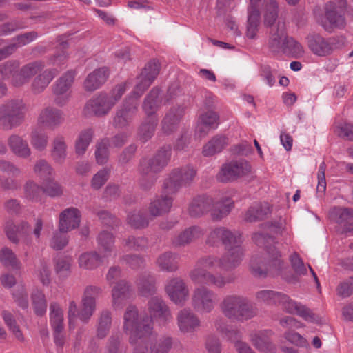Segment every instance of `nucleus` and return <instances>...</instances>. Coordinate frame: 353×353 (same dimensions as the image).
Returning a JSON list of instances; mask_svg holds the SVG:
<instances>
[{"instance_id": "f257e3e1", "label": "nucleus", "mask_w": 353, "mask_h": 353, "mask_svg": "<svg viewBox=\"0 0 353 353\" xmlns=\"http://www.w3.org/2000/svg\"><path fill=\"white\" fill-rule=\"evenodd\" d=\"M123 331L129 335L134 353H148V344L155 336L153 321L148 314L140 315L135 305H128L123 314Z\"/></svg>"}, {"instance_id": "f03ea898", "label": "nucleus", "mask_w": 353, "mask_h": 353, "mask_svg": "<svg viewBox=\"0 0 353 353\" xmlns=\"http://www.w3.org/2000/svg\"><path fill=\"white\" fill-rule=\"evenodd\" d=\"M252 239L256 245L266 249V262H263L261 256L253 255L250 263L251 273L256 277H265L268 272L272 275L279 274L284 268V263L281 254L273 245V238L262 232H256Z\"/></svg>"}, {"instance_id": "7ed1b4c3", "label": "nucleus", "mask_w": 353, "mask_h": 353, "mask_svg": "<svg viewBox=\"0 0 353 353\" xmlns=\"http://www.w3.org/2000/svg\"><path fill=\"white\" fill-rule=\"evenodd\" d=\"M217 268L223 270L221 257L212 254L205 255L197 260L189 276L194 283L223 288L227 284L232 283L234 279L232 276L225 277L222 274H214L210 271Z\"/></svg>"}, {"instance_id": "20e7f679", "label": "nucleus", "mask_w": 353, "mask_h": 353, "mask_svg": "<svg viewBox=\"0 0 353 353\" xmlns=\"http://www.w3.org/2000/svg\"><path fill=\"white\" fill-rule=\"evenodd\" d=\"M171 155V145H166L161 147L153 157H144L139 161V185L142 190L148 191L152 189L157 181L156 175L168 165Z\"/></svg>"}, {"instance_id": "39448f33", "label": "nucleus", "mask_w": 353, "mask_h": 353, "mask_svg": "<svg viewBox=\"0 0 353 353\" xmlns=\"http://www.w3.org/2000/svg\"><path fill=\"white\" fill-rule=\"evenodd\" d=\"M256 300L258 303L269 306L281 305L289 314H295L304 320L319 323V317L313 313L310 309L301 303L291 299L287 294L270 290H263L256 293Z\"/></svg>"}, {"instance_id": "423d86ee", "label": "nucleus", "mask_w": 353, "mask_h": 353, "mask_svg": "<svg viewBox=\"0 0 353 353\" xmlns=\"http://www.w3.org/2000/svg\"><path fill=\"white\" fill-rule=\"evenodd\" d=\"M219 309L226 319L232 321L243 322L256 315V309L249 299L236 294L223 296Z\"/></svg>"}, {"instance_id": "0eeeda50", "label": "nucleus", "mask_w": 353, "mask_h": 353, "mask_svg": "<svg viewBox=\"0 0 353 353\" xmlns=\"http://www.w3.org/2000/svg\"><path fill=\"white\" fill-rule=\"evenodd\" d=\"M28 105L21 99H12L0 104V129L9 131L25 121Z\"/></svg>"}, {"instance_id": "6e6552de", "label": "nucleus", "mask_w": 353, "mask_h": 353, "mask_svg": "<svg viewBox=\"0 0 353 353\" xmlns=\"http://www.w3.org/2000/svg\"><path fill=\"white\" fill-rule=\"evenodd\" d=\"M217 303L216 293L207 286L201 285L194 289L191 296V305L196 312L201 314L211 313Z\"/></svg>"}, {"instance_id": "1a4fd4ad", "label": "nucleus", "mask_w": 353, "mask_h": 353, "mask_svg": "<svg viewBox=\"0 0 353 353\" xmlns=\"http://www.w3.org/2000/svg\"><path fill=\"white\" fill-rule=\"evenodd\" d=\"M196 174V170L186 166L174 169L165 179L163 188L167 194H175L182 187L191 184Z\"/></svg>"}, {"instance_id": "9d476101", "label": "nucleus", "mask_w": 353, "mask_h": 353, "mask_svg": "<svg viewBox=\"0 0 353 353\" xmlns=\"http://www.w3.org/2000/svg\"><path fill=\"white\" fill-rule=\"evenodd\" d=\"M102 293V288L97 285L85 286L81 298V310L79 318L83 323H88L97 309V299Z\"/></svg>"}, {"instance_id": "9b49d317", "label": "nucleus", "mask_w": 353, "mask_h": 353, "mask_svg": "<svg viewBox=\"0 0 353 353\" xmlns=\"http://www.w3.org/2000/svg\"><path fill=\"white\" fill-rule=\"evenodd\" d=\"M165 292L175 305L183 306L189 299L190 290L186 282L180 276L169 278L165 284Z\"/></svg>"}, {"instance_id": "f8f14e48", "label": "nucleus", "mask_w": 353, "mask_h": 353, "mask_svg": "<svg viewBox=\"0 0 353 353\" xmlns=\"http://www.w3.org/2000/svg\"><path fill=\"white\" fill-rule=\"evenodd\" d=\"M251 172V165L245 160L232 161L221 166L217 174L221 182L234 181L248 175Z\"/></svg>"}, {"instance_id": "ddd939ff", "label": "nucleus", "mask_w": 353, "mask_h": 353, "mask_svg": "<svg viewBox=\"0 0 353 353\" xmlns=\"http://www.w3.org/2000/svg\"><path fill=\"white\" fill-rule=\"evenodd\" d=\"M76 73L73 70H68L63 73L54 83L52 93L54 94V102L56 105L62 107L65 105L69 99L68 90L71 88Z\"/></svg>"}, {"instance_id": "4468645a", "label": "nucleus", "mask_w": 353, "mask_h": 353, "mask_svg": "<svg viewBox=\"0 0 353 353\" xmlns=\"http://www.w3.org/2000/svg\"><path fill=\"white\" fill-rule=\"evenodd\" d=\"M139 101L128 97L122 105L117 110L113 119V125L118 128H123L130 125L137 112Z\"/></svg>"}, {"instance_id": "2eb2a0df", "label": "nucleus", "mask_w": 353, "mask_h": 353, "mask_svg": "<svg viewBox=\"0 0 353 353\" xmlns=\"http://www.w3.org/2000/svg\"><path fill=\"white\" fill-rule=\"evenodd\" d=\"M45 68L44 62L41 61H34L23 65L18 71L17 74L11 79V83L13 86L21 87L30 81L37 74L43 71Z\"/></svg>"}, {"instance_id": "dca6fc26", "label": "nucleus", "mask_w": 353, "mask_h": 353, "mask_svg": "<svg viewBox=\"0 0 353 353\" xmlns=\"http://www.w3.org/2000/svg\"><path fill=\"white\" fill-rule=\"evenodd\" d=\"M113 107V102L109 99V95L100 93L86 103L84 112L86 115L102 117L106 115Z\"/></svg>"}, {"instance_id": "f3484780", "label": "nucleus", "mask_w": 353, "mask_h": 353, "mask_svg": "<svg viewBox=\"0 0 353 353\" xmlns=\"http://www.w3.org/2000/svg\"><path fill=\"white\" fill-rule=\"evenodd\" d=\"M64 121L63 112L61 110L50 105L43 108L37 118L38 124L50 130L57 128Z\"/></svg>"}, {"instance_id": "a211bd4d", "label": "nucleus", "mask_w": 353, "mask_h": 353, "mask_svg": "<svg viewBox=\"0 0 353 353\" xmlns=\"http://www.w3.org/2000/svg\"><path fill=\"white\" fill-rule=\"evenodd\" d=\"M148 316L154 319L159 320L167 323L172 319L170 310L161 296H156L152 297L147 304Z\"/></svg>"}, {"instance_id": "6ab92c4d", "label": "nucleus", "mask_w": 353, "mask_h": 353, "mask_svg": "<svg viewBox=\"0 0 353 353\" xmlns=\"http://www.w3.org/2000/svg\"><path fill=\"white\" fill-rule=\"evenodd\" d=\"M176 322L180 332L183 334L192 333L201 325L198 316L188 307L178 312Z\"/></svg>"}, {"instance_id": "aec40b11", "label": "nucleus", "mask_w": 353, "mask_h": 353, "mask_svg": "<svg viewBox=\"0 0 353 353\" xmlns=\"http://www.w3.org/2000/svg\"><path fill=\"white\" fill-rule=\"evenodd\" d=\"M80 211L74 207L65 209L59 214V230L62 232H68L77 228L81 222Z\"/></svg>"}, {"instance_id": "412c9836", "label": "nucleus", "mask_w": 353, "mask_h": 353, "mask_svg": "<svg viewBox=\"0 0 353 353\" xmlns=\"http://www.w3.org/2000/svg\"><path fill=\"white\" fill-rule=\"evenodd\" d=\"M7 144L10 152L18 158L27 159L32 154L28 141L18 134H11L8 136Z\"/></svg>"}, {"instance_id": "4be33fe9", "label": "nucleus", "mask_w": 353, "mask_h": 353, "mask_svg": "<svg viewBox=\"0 0 353 353\" xmlns=\"http://www.w3.org/2000/svg\"><path fill=\"white\" fill-rule=\"evenodd\" d=\"M5 232L8 239L13 243L19 242V236L24 239V242L29 243L28 235L30 232V226L26 221H21L19 224H15L12 221L6 222L5 225Z\"/></svg>"}, {"instance_id": "5701e85b", "label": "nucleus", "mask_w": 353, "mask_h": 353, "mask_svg": "<svg viewBox=\"0 0 353 353\" xmlns=\"http://www.w3.org/2000/svg\"><path fill=\"white\" fill-rule=\"evenodd\" d=\"M132 289L129 283L125 280H119L112 289V307L115 310L121 308L125 301L130 299Z\"/></svg>"}, {"instance_id": "b1692460", "label": "nucleus", "mask_w": 353, "mask_h": 353, "mask_svg": "<svg viewBox=\"0 0 353 353\" xmlns=\"http://www.w3.org/2000/svg\"><path fill=\"white\" fill-rule=\"evenodd\" d=\"M204 234L205 230L200 226H191L176 234L173 237L172 243L175 247L185 246L203 237Z\"/></svg>"}, {"instance_id": "393cba45", "label": "nucleus", "mask_w": 353, "mask_h": 353, "mask_svg": "<svg viewBox=\"0 0 353 353\" xmlns=\"http://www.w3.org/2000/svg\"><path fill=\"white\" fill-rule=\"evenodd\" d=\"M184 114V108L180 105L171 108L161 121V128L164 133L171 134L178 128Z\"/></svg>"}, {"instance_id": "a878e982", "label": "nucleus", "mask_w": 353, "mask_h": 353, "mask_svg": "<svg viewBox=\"0 0 353 353\" xmlns=\"http://www.w3.org/2000/svg\"><path fill=\"white\" fill-rule=\"evenodd\" d=\"M214 199L208 195H199L194 198L188 208L189 214L192 217H200L212 212Z\"/></svg>"}, {"instance_id": "bb28decb", "label": "nucleus", "mask_w": 353, "mask_h": 353, "mask_svg": "<svg viewBox=\"0 0 353 353\" xmlns=\"http://www.w3.org/2000/svg\"><path fill=\"white\" fill-rule=\"evenodd\" d=\"M325 13L329 24L322 23L321 25L325 30L331 32L333 28L341 29L345 26V17L336 11V5L334 2L329 1L325 4Z\"/></svg>"}, {"instance_id": "cd10ccee", "label": "nucleus", "mask_w": 353, "mask_h": 353, "mask_svg": "<svg viewBox=\"0 0 353 353\" xmlns=\"http://www.w3.org/2000/svg\"><path fill=\"white\" fill-rule=\"evenodd\" d=\"M288 38L284 23L279 22L276 26H273L270 28L268 39L270 50L272 52H279Z\"/></svg>"}, {"instance_id": "c85d7f7f", "label": "nucleus", "mask_w": 353, "mask_h": 353, "mask_svg": "<svg viewBox=\"0 0 353 353\" xmlns=\"http://www.w3.org/2000/svg\"><path fill=\"white\" fill-rule=\"evenodd\" d=\"M250 5L248 8L247 37L254 39L258 31V26L260 20L259 6L262 0H250Z\"/></svg>"}, {"instance_id": "c756f323", "label": "nucleus", "mask_w": 353, "mask_h": 353, "mask_svg": "<svg viewBox=\"0 0 353 353\" xmlns=\"http://www.w3.org/2000/svg\"><path fill=\"white\" fill-rule=\"evenodd\" d=\"M306 40L308 48L316 55L326 56L332 50L327 40L319 34H310L306 37Z\"/></svg>"}, {"instance_id": "7c9ffc66", "label": "nucleus", "mask_w": 353, "mask_h": 353, "mask_svg": "<svg viewBox=\"0 0 353 353\" xmlns=\"http://www.w3.org/2000/svg\"><path fill=\"white\" fill-rule=\"evenodd\" d=\"M160 94V89L154 87L145 97L142 104V110L147 117H157L156 112L161 105Z\"/></svg>"}, {"instance_id": "2f4dec72", "label": "nucleus", "mask_w": 353, "mask_h": 353, "mask_svg": "<svg viewBox=\"0 0 353 353\" xmlns=\"http://www.w3.org/2000/svg\"><path fill=\"white\" fill-rule=\"evenodd\" d=\"M109 71L106 68H100L90 73L83 82L85 91L93 92L99 89L107 80Z\"/></svg>"}, {"instance_id": "473e14b6", "label": "nucleus", "mask_w": 353, "mask_h": 353, "mask_svg": "<svg viewBox=\"0 0 353 353\" xmlns=\"http://www.w3.org/2000/svg\"><path fill=\"white\" fill-rule=\"evenodd\" d=\"M172 198L167 195L157 196L149 204L150 216L154 219L168 213L172 205Z\"/></svg>"}, {"instance_id": "72a5a7b5", "label": "nucleus", "mask_w": 353, "mask_h": 353, "mask_svg": "<svg viewBox=\"0 0 353 353\" xmlns=\"http://www.w3.org/2000/svg\"><path fill=\"white\" fill-rule=\"evenodd\" d=\"M50 155L54 163L62 165L68 156V145L65 138L61 134H57L52 140Z\"/></svg>"}, {"instance_id": "f704fd0d", "label": "nucleus", "mask_w": 353, "mask_h": 353, "mask_svg": "<svg viewBox=\"0 0 353 353\" xmlns=\"http://www.w3.org/2000/svg\"><path fill=\"white\" fill-rule=\"evenodd\" d=\"M234 206V201L229 196H223L216 201L214 200L210 213L212 219L214 221H221L229 214Z\"/></svg>"}, {"instance_id": "c9c22d12", "label": "nucleus", "mask_w": 353, "mask_h": 353, "mask_svg": "<svg viewBox=\"0 0 353 353\" xmlns=\"http://www.w3.org/2000/svg\"><path fill=\"white\" fill-rule=\"evenodd\" d=\"M56 68L47 69L38 74L31 83V90L34 94L43 92L52 79L58 74Z\"/></svg>"}, {"instance_id": "e433bc0d", "label": "nucleus", "mask_w": 353, "mask_h": 353, "mask_svg": "<svg viewBox=\"0 0 353 353\" xmlns=\"http://www.w3.org/2000/svg\"><path fill=\"white\" fill-rule=\"evenodd\" d=\"M226 250L228 252L221 257L223 260V270L230 271L240 265L244 253L241 246Z\"/></svg>"}, {"instance_id": "4c0bfd02", "label": "nucleus", "mask_w": 353, "mask_h": 353, "mask_svg": "<svg viewBox=\"0 0 353 353\" xmlns=\"http://www.w3.org/2000/svg\"><path fill=\"white\" fill-rule=\"evenodd\" d=\"M179 256L172 252L161 254L156 260V264L160 270L165 272H174L179 269Z\"/></svg>"}, {"instance_id": "58836bf2", "label": "nucleus", "mask_w": 353, "mask_h": 353, "mask_svg": "<svg viewBox=\"0 0 353 353\" xmlns=\"http://www.w3.org/2000/svg\"><path fill=\"white\" fill-rule=\"evenodd\" d=\"M103 258L96 251L85 252L79 255L78 264L83 270H93L103 263Z\"/></svg>"}, {"instance_id": "ea45409f", "label": "nucleus", "mask_w": 353, "mask_h": 353, "mask_svg": "<svg viewBox=\"0 0 353 353\" xmlns=\"http://www.w3.org/2000/svg\"><path fill=\"white\" fill-rule=\"evenodd\" d=\"M153 219L150 213L143 210H134L130 212L127 216V223L134 229H143L149 225L150 222Z\"/></svg>"}, {"instance_id": "a19ab883", "label": "nucleus", "mask_w": 353, "mask_h": 353, "mask_svg": "<svg viewBox=\"0 0 353 353\" xmlns=\"http://www.w3.org/2000/svg\"><path fill=\"white\" fill-rule=\"evenodd\" d=\"M270 207L268 203H257L250 206L245 214V220L249 222L262 221L270 214Z\"/></svg>"}, {"instance_id": "79ce46f5", "label": "nucleus", "mask_w": 353, "mask_h": 353, "mask_svg": "<svg viewBox=\"0 0 353 353\" xmlns=\"http://www.w3.org/2000/svg\"><path fill=\"white\" fill-rule=\"evenodd\" d=\"M137 285L139 292L143 296H152L157 291L155 277L149 273L140 274Z\"/></svg>"}, {"instance_id": "37998d69", "label": "nucleus", "mask_w": 353, "mask_h": 353, "mask_svg": "<svg viewBox=\"0 0 353 353\" xmlns=\"http://www.w3.org/2000/svg\"><path fill=\"white\" fill-rule=\"evenodd\" d=\"M228 145V139L223 135H216L206 143L202 150L204 157H212L220 153Z\"/></svg>"}, {"instance_id": "c03bdc74", "label": "nucleus", "mask_w": 353, "mask_h": 353, "mask_svg": "<svg viewBox=\"0 0 353 353\" xmlns=\"http://www.w3.org/2000/svg\"><path fill=\"white\" fill-rule=\"evenodd\" d=\"M112 313L108 310H102L98 315L96 336L99 339H105L109 334L112 326Z\"/></svg>"}, {"instance_id": "a18cd8bd", "label": "nucleus", "mask_w": 353, "mask_h": 353, "mask_svg": "<svg viewBox=\"0 0 353 353\" xmlns=\"http://www.w3.org/2000/svg\"><path fill=\"white\" fill-rule=\"evenodd\" d=\"M99 250L104 258L110 256L114 248V236L108 231L101 232L97 238Z\"/></svg>"}, {"instance_id": "49530a36", "label": "nucleus", "mask_w": 353, "mask_h": 353, "mask_svg": "<svg viewBox=\"0 0 353 353\" xmlns=\"http://www.w3.org/2000/svg\"><path fill=\"white\" fill-rule=\"evenodd\" d=\"M94 136L92 128H86L81 131L75 141V153L78 156L83 155L92 142Z\"/></svg>"}, {"instance_id": "de8ad7c7", "label": "nucleus", "mask_w": 353, "mask_h": 353, "mask_svg": "<svg viewBox=\"0 0 353 353\" xmlns=\"http://www.w3.org/2000/svg\"><path fill=\"white\" fill-rule=\"evenodd\" d=\"M157 336V334L155 332V336L152 338L148 344V350L150 348V353H168L172 347V337L162 336L155 343H153V340L156 339Z\"/></svg>"}, {"instance_id": "09e8293b", "label": "nucleus", "mask_w": 353, "mask_h": 353, "mask_svg": "<svg viewBox=\"0 0 353 353\" xmlns=\"http://www.w3.org/2000/svg\"><path fill=\"white\" fill-rule=\"evenodd\" d=\"M158 124V117H146L139 128V137L143 142L148 141L154 135Z\"/></svg>"}, {"instance_id": "8fccbe9b", "label": "nucleus", "mask_w": 353, "mask_h": 353, "mask_svg": "<svg viewBox=\"0 0 353 353\" xmlns=\"http://www.w3.org/2000/svg\"><path fill=\"white\" fill-rule=\"evenodd\" d=\"M250 339L253 345L260 352L274 353L276 351L275 346L264 332L252 334Z\"/></svg>"}, {"instance_id": "3c124183", "label": "nucleus", "mask_w": 353, "mask_h": 353, "mask_svg": "<svg viewBox=\"0 0 353 353\" xmlns=\"http://www.w3.org/2000/svg\"><path fill=\"white\" fill-rule=\"evenodd\" d=\"M30 141L31 145L35 150L43 152L47 148L48 136L41 130L34 128L30 134Z\"/></svg>"}, {"instance_id": "603ef678", "label": "nucleus", "mask_w": 353, "mask_h": 353, "mask_svg": "<svg viewBox=\"0 0 353 353\" xmlns=\"http://www.w3.org/2000/svg\"><path fill=\"white\" fill-rule=\"evenodd\" d=\"M227 228L225 227H217L212 229L207 236L205 243L212 247H218L225 243V238L227 237Z\"/></svg>"}, {"instance_id": "864d4df0", "label": "nucleus", "mask_w": 353, "mask_h": 353, "mask_svg": "<svg viewBox=\"0 0 353 353\" xmlns=\"http://www.w3.org/2000/svg\"><path fill=\"white\" fill-rule=\"evenodd\" d=\"M110 141L108 138L101 139L96 145L95 158L99 165L105 164L109 158Z\"/></svg>"}, {"instance_id": "5fc2aeb1", "label": "nucleus", "mask_w": 353, "mask_h": 353, "mask_svg": "<svg viewBox=\"0 0 353 353\" xmlns=\"http://www.w3.org/2000/svg\"><path fill=\"white\" fill-rule=\"evenodd\" d=\"M50 321L52 329L64 328L63 313L60 305L52 303L50 305Z\"/></svg>"}, {"instance_id": "6e6d98bb", "label": "nucleus", "mask_w": 353, "mask_h": 353, "mask_svg": "<svg viewBox=\"0 0 353 353\" xmlns=\"http://www.w3.org/2000/svg\"><path fill=\"white\" fill-rule=\"evenodd\" d=\"M281 51L295 57H301L304 53L301 44L292 37H288L285 39Z\"/></svg>"}, {"instance_id": "4d7b16f0", "label": "nucleus", "mask_w": 353, "mask_h": 353, "mask_svg": "<svg viewBox=\"0 0 353 353\" xmlns=\"http://www.w3.org/2000/svg\"><path fill=\"white\" fill-rule=\"evenodd\" d=\"M42 192L50 197H59L63 195V188L55 180L49 179L43 181Z\"/></svg>"}, {"instance_id": "13d9d810", "label": "nucleus", "mask_w": 353, "mask_h": 353, "mask_svg": "<svg viewBox=\"0 0 353 353\" xmlns=\"http://www.w3.org/2000/svg\"><path fill=\"white\" fill-rule=\"evenodd\" d=\"M123 244L130 250L142 251L148 248V239L144 236H130L123 240Z\"/></svg>"}, {"instance_id": "bf43d9fd", "label": "nucleus", "mask_w": 353, "mask_h": 353, "mask_svg": "<svg viewBox=\"0 0 353 353\" xmlns=\"http://www.w3.org/2000/svg\"><path fill=\"white\" fill-rule=\"evenodd\" d=\"M32 301L36 314L43 316L46 313L47 308V303L43 293L37 289L32 294Z\"/></svg>"}, {"instance_id": "052dcab7", "label": "nucleus", "mask_w": 353, "mask_h": 353, "mask_svg": "<svg viewBox=\"0 0 353 353\" xmlns=\"http://www.w3.org/2000/svg\"><path fill=\"white\" fill-rule=\"evenodd\" d=\"M330 212L336 222L339 224L353 219V209L350 208L334 207Z\"/></svg>"}, {"instance_id": "680f3d73", "label": "nucleus", "mask_w": 353, "mask_h": 353, "mask_svg": "<svg viewBox=\"0 0 353 353\" xmlns=\"http://www.w3.org/2000/svg\"><path fill=\"white\" fill-rule=\"evenodd\" d=\"M34 172L44 181L50 179L54 174L51 165L44 159L37 161L34 166Z\"/></svg>"}, {"instance_id": "e2e57ef3", "label": "nucleus", "mask_w": 353, "mask_h": 353, "mask_svg": "<svg viewBox=\"0 0 353 353\" xmlns=\"http://www.w3.org/2000/svg\"><path fill=\"white\" fill-rule=\"evenodd\" d=\"M278 17V3L275 0H270L266 5L264 23L270 28L274 25Z\"/></svg>"}, {"instance_id": "0e129e2a", "label": "nucleus", "mask_w": 353, "mask_h": 353, "mask_svg": "<svg viewBox=\"0 0 353 353\" xmlns=\"http://www.w3.org/2000/svg\"><path fill=\"white\" fill-rule=\"evenodd\" d=\"M2 317L6 325L12 332L15 337L19 341H23L24 339L23 336L13 315L8 311L3 310L2 312Z\"/></svg>"}, {"instance_id": "69168bd1", "label": "nucleus", "mask_w": 353, "mask_h": 353, "mask_svg": "<svg viewBox=\"0 0 353 353\" xmlns=\"http://www.w3.org/2000/svg\"><path fill=\"white\" fill-rule=\"evenodd\" d=\"M138 82L134 88L133 91L130 93L128 97H133V99H136L138 101L139 99L142 96L144 92L150 87V85L152 83V81L146 78L145 77H142L141 74L137 77Z\"/></svg>"}, {"instance_id": "338daca9", "label": "nucleus", "mask_w": 353, "mask_h": 353, "mask_svg": "<svg viewBox=\"0 0 353 353\" xmlns=\"http://www.w3.org/2000/svg\"><path fill=\"white\" fill-rule=\"evenodd\" d=\"M19 63L17 61H8L0 65V80H6L13 78L17 74Z\"/></svg>"}, {"instance_id": "774afa93", "label": "nucleus", "mask_w": 353, "mask_h": 353, "mask_svg": "<svg viewBox=\"0 0 353 353\" xmlns=\"http://www.w3.org/2000/svg\"><path fill=\"white\" fill-rule=\"evenodd\" d=\"M72 258L68 256H61L55 261V272L61 276H67L70 273Z\"/></svg>"}]
</instances>
